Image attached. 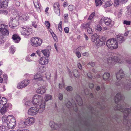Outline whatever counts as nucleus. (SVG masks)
<instances>
[{"label": "nucleus", "instance_id": "20e7f679", "mask_svg": "<svg viewBox=\"0 0 131 131\" xmlns=\"http://www.w3.org/2000/svg\"><path fill=\"white\" fill-rule=\"evenodd\" d=\"M106 45L107 47L111 49H116L118 47L117 40L114 38H111L108 40Z\"/></svg>", "mask_w": 131, "mask_h": 131}, {"label": "nucleus", "instance_id": "79ce46f5", "mask_svg": "<svg viewBox=\"0 0 131 131\" xmlns=\"http://www.w3.org/2000/svg\"><path fill=\"white\" fill-rule=\"evenodd\" d=\"M114 6L117 7L118 6L120 3L119 0H114Z\"/></svg>", "mask_w": 131, "mask_h": 131}, {"label": "nucleus", "instance_id": "39448f33", "mask_svg": "<svg viewBox=\"0 0 131 131\" xmlns=\"http://www.w3.org/2000/svg\"><path fill=\"white\" fill-rule=\"evenodd\" d=\"M35 122V119L34 118L32 117H29L24 121H22L20 123H19V124L20 125L19 127H24V124L25 125L31 126L33 125Z\"/></svg>", "mask_w": 131, "mask_h": 131}, {"label": "nucleus", "instance_id": "49530a36", "mask_svg": "<svg viewBox=\"0 0 131 131\" xmlns=\"http://www.w3.org/2000/svg\"><path fill=\"white\" fill-rule=\"evenodd\" d=\"M9 26L11 28H14L17 26L15 25V24L11 23L10 22L9 23Z\"/></svg>", "mask_w": 131, "mask_h": 131}, {"label": "nucleus", "instance_id": "a211bd4d", "mask_svg": "<svg viewBox=\"0 0 131 131\" xmlns=\"http://www.w3.org/2000/svg\"><path fill=\"white\" fill-rule=\"evenodd\" d=\"M105 44V41L102 38L97 40L96 42V45L98 47L103 46Z\"/></svg>", "mask_w": 131, "mask_h": 131}, {"label": "nucleus", "instance_id": "7ed1b4c3", "mask_svg": "<svg viewBox=\"0 0 131 131\" xmlns=\"http://www.w3.org/2000/svg\"><path fill=\"white\" fill-rule=\"evenodd\" d=\"M43 99V97L37 94L35 95L34 96L31 102L29 100H25L24 102L26 107L32 105V104L35 105L38 103V101L42 100Z\"/></svg>", "mask_w": 131, "mask_h": 131}, {"label": "nucleus", "instance_id": "774afa93", "mask_svg": "<svg viewBox=\"0 0 131 131\" xmlns=\"http://www.w3.org/2000/svg\"><path fill=\"white\" fill-rule=\"evenodd\" d=\"M87 76H88V77L89 78H91L92 76V74L90 72H89V73H88L87 74Z\"/></svg>", "mask_w": 131, "mask_h": 131}, {"label": "nucleus", "instance_id": "2f4dec72", "mask_svg": "<svg viewBox=\"0 0 131 131\" xmlns=\"http://www.w3.org/2000/svg\"><path fill=\"white\" fill-rule=\"evenodd\" d=\"M22 82L25 87L28 86L30 83V80L28 79H24L22 81Z\"/></svg>", "mask_w": 131, "mask_h": 131}, {"label": "nucleus", "instance_id": "de8ad7c7", "mask_svg": "<svg viewBox=\"0 0 131 131\" xmlns=\"http://www.w3.org/2000/svg\"><path fill=\"white\" fill-rule=\"evenodd\" d=\"M74 6L72 5H69L68 6V9L69 11H72L74 9Z\"/></svg>", "mask_w": 131, "mask_h": 131}, {"label": "nucleus", "instance_id": "338daca9", "mask_svg": "<svg viewBox=\"0 0 131 131\" xmlns=\"http://www.w3.org/2000/svg\"><path fill=\"white\" fill-rule=\"evenodd\" d=\"M17 131H29V130L27 129H21L17 130Z\"/></svg>", "mask_w": 131, "mask_h": 131}, {"label": "nucleus", "instance_id": "a18cd8bd", "mask_svg": "<svg viewBox=\"0 0 131 131\" xmlns=\"http://www.w3.org/2000/svg\"><path fill=\"white\" fill-rule=\"evenodd\" d=\"M87 31L88 33L89 34H92L93 32V30L92 29V28L90 27H89V28L88 29H87Z\"/></svg>", "mask_w": 131, "mask_h": 131}, {"label": "nucleus", "instance_id": "4c0bfd02", "mask_svg": "<svg viewBox=\"0 0 131 131\" xmlns=\"http://www.w3.org/2000/svg\"><path fill=\"white\" fill-rule=\"evenodd\" d=\"M10 52L12 54H14L15 51V47L13 46H10L9 49Z\"/></svg>", "mask_w": 131, "mask_h": 131}, {"label": "nucleus", "instance_id": "5fc2aeb1", "mask_svg": "<svg viewBox=\"0 0 131 131\" xmlns=\"http://www.w3.org/2000/svg\"><path fill=\"white\" fill-rule=\"evenodd\" d=\"M45 24L46 26L48 28H49L50 26V24L49 22L48 21H46L45 22Z\"/></svg>", "mask_w": 131, "mask_h": 131}, {"label": "nucleus", "instance_id": "09e8293b", "mask_svg": "<svg viewBox=\"0 0 131 131\" xmlns=\"http://www.w3.org/2000/svg\"><path fill=\"white\" fill-rule=\"evenodd\" d=\"M8 13V11L6 10H3L2 11H0V13L4 14L5 15H6Z\"/></svg>", "mask_w": 131, "mask_h": 131}, {"label": "nucleus", "instance_id": "dca6fc26", "mask_svg": "<svg viewBox=\"0 0 131 131\" xmlns=\"http://www.w3.org/2000/svg\"><path fill=\"white\" fill-rule=\"evenodd\" d=\"M59 6V5L58 3H55L54 4L53 7L54 12L58 16H59L60 15Z\"/></svg>", "mask_w": 131, "mask_h": 131}, {"label": "nucleus", "instance_id": "58836bf2", "mask_svg": "<svg viewBox=\"0 0 131 131\" xmlns=\"http://www.w3.org/2000/svg\"><path fill=\"white\" fill-rule=\"evenodd\" d=\"M0 90L1 91L3 92L6 90V88L5 86L3 84H0Z\"/></svg>", "mask_w": 131, "mask_h": 131}, {"label": "nucleus", "instance_id": "f3484780", "mask_svg": "<svg viewBox=\"0 0 131 131\" xmlns=\"http://www.w3.org/2000/svg\"><path fill=\"white\" fill-rule=\"evenodd\" d=\"M33 79L31 80H34L35 81L38 82L39 81H43V77L41 74H35L34 76Z\"/></svg>", "mask_w": 131, "mask_h": 131}, {"label": "nucleus", "instance_id": "69168bd1", "mask_svg": "<svg viewBox=\"0 0 131 131\" xmlns=\"http://www.w3.org/2000/svg\"><path fill=\"white\" fill-rule=\"evenodd\" d=\"M84 92L85 93V94L86 95H88L89 93V91H88V90H86L85 89H84Z\"/></svg>", "mask_w": 131, "mask_h": 131}, {"label": "nucleus", "instance_id": "aec40b11", "mask_svg": "<svg viewBox=\"0 0 131 131\" xmlns=\"http://www.w3.org/2000/svg\"><path fill=\"white\" fill-rule=\"evenodd\" d=\"M49 61V60L44 57L41 58L40 60V63L42 65L47 64Z\"/></svg>", "mask_w": 131, "mask_h": 131}, {"label": "nucleus", "instance_id": "bf43d9fd", "mask_svg": "<svg viewBox=\"0 0 131 131\" xmlns=\"http://www.w3.org/2000/svg\"><path fill=\"white\" fill-rule=\"evenodd\" d=\"M128 0H119L121 4H124L126 3Z\"/></svg>", "mask_w": 131, "mask_h": 131}, {"label": "nucleus", "instance_id": "cd10ccee", "mask_svg": "<svg viewBox=\"0 0 131 131\" xmlns=\"http://www.w3.org/2000/svg\"><path fill=\"white\" fill-rule=\"evenodd\" d=\"M117 38L118 42L120 43H122L124 41V37L121 35H118L117 36Z\"/></svg>", "mask_w": 131, "mask_h": 131}, {"label": "nucleus", "instance_id": "c9c22d12", "mask_svg": "<svg viewBox=\"0 0 131 131\" xmlns=\"http://www.w3.org/2000/svg\"><path fill=\"white\" fill-rule=\"evenodd\" d=\"M7 110L6 108L3 106L2 107L0 110V112L2 114H4L7 111Z\"/></svg>", "mask_w": 131, "mask_h": 131}, {"label": "nucleus", "instance_id": "9d476101", "mask_svg": "<svg viewBox=\"0 0 131 131\" xmlns=\"http://www.w3.org/2000/svg\"><path fill=\"white\" fill-rule=\"evenodd\" d=\"M32 30L31 28H28L26 27H21L20 28V31L21 34L25 36H27L31 34Z\"/></svg>", "mask_w": 131, "mask_h": 131}, {"label": "nucleus", "instance_id": "423d86ee", "mask_svg": "<svg viewBox=\"0 0 131 131\" xmlns=\"http://www.w3.org/2000/svg\"><path fill=\"white\" fill-rule=\"evenodd\" d=\"M105 3L104 5V7L106 8L111 5L112 3L110 1V0H102ZM96 6H100L102 4V2L101 0H95Z\"/></svg>", "mask_w": 131, "mask_h": 131}, {"label": "nucleus", "instance_id": "4468645a", "mask_svg": "<svg viewBox=\"0 0 131 131\" xmlns=\"http://www.w3.org/2000/svg\"><path fill=\"white\" fill-rule=\"evenodd\" d=\"M116 75L117 79L120 80L124 77L125 74L122 69H121L119 71L116 73Z\"/></svg>", "mask_w": 131, "mask_h": 131}, {"label": "nucleus", "instance_id": "393cba45", "mask_svg": "<svg viewBox=\"0 0 131 131\" xmlns=\"http://www.w3.org/2000/svg\"><path fill=\"white\" fill-rule=\"evenodd\" d=\"M76 102L78 105L80 106H82L83 104V102L80 97L78 95H77L75 98Z\"/></svg>", "mask_w": 131, "mask_h": 131}, {"label": "nucleus", "instance_id": "6e6d98bb", "mask_svg": "<svg viewBox=\"0 0 131 131\" xmlns=\"http://www.w3.org/2000/svg\"><path fill=\"white\" fill-rule=\"evenodd\" d=\"M25 60L26 61L28 62H31L32 61V60L30 59L29 57L28 56H27L26 57Z\"/></svg>", "mask_w": 131, "mask_h": 131}, {"label": "nucleus", "instance_id": "ddd939ff", "mask_svg": "<svg viewBox=\"0 0 131 131\" xmlns=\"http://www.w3.org/2000/svg\"><path fill=\"white\" fill-rule=\"evenodd\" d=\"M66 105L67 107L68 108H70L71 109H73L75 112L77 110V108L75 102H74L73 104H72L70 101H68L67 103L66 104Z\"/></svg>", "mask_w": 131, "mask_h": 131}, {"label": "nucleus", "instance_id": "a878e982", "mask_svg": "<svg viewBox=\"0 0 131 131\" xmlns=\"http://www.w3.org/2000/svg\"><path fill=\"white\" fill-rule=\"evenodd\" d=\"M114 58L115 62L119 63H123L124 61V60L123 58H119L116 56H114Z\"/></svg>", "mask_w": 131, "mask_h": 131}, {"label": "nucleus", "instance_id": "9b49d317", "mask_svg": "<svg viewBox=\"0 0 131 131\" xmlns=\"http://www.w3.org/2000/svg\"><path fill=\"white\" fill-rule=\"evenodd\" d=\"M42 43V40L40 38L35 37L31 39V44L34 46H38L41 45Z\"/></svg>", "mask_w": 131, "mask_h": 131}, {"label": "nucleus", "instance_id": "680f3d73", "mask_svg": "<svg viewBox=\"0 0 131 131\" xmlns=\"http://www.w3.org/2000/svg\"><path fill=\"white\" fill-rule=\"evenodd\" d=\"M64 30L66 33H67L69 32V28L68 27H66L64 28Z\"/></svg>", "mask_w": 131, "mask_h": 131}, {"label": "nucleus", "instance_id": "603ef678", "mask_svg": "<svg viewBox=\"0 0 131 131\" xmlns=\"http://www.w3.org/2000/svg\"><path fill=\"white\" fill-rule=\"evenodd\" d=\"M131 22L130 21L124 20L123 22V23L127 25H130V24Z\"/></svg>", "mask_w": 131, "mask_h": 131}, {"label": "nucleus", "instance_id": "ea45409f", "mask_svg": "<svg viewBox=\"0 0 131 131\" xmlns=\"http://www.w3.org/2000/svg\"><path fill=\"white\" fill-rule=\"evenodd\" d=\"M73 73L74 76L76 77H78L79 76L78 72L77 70L74 69L73 70Z\"/></svg>", "mask_w": 131, "mask_h": 131}, {"label": "nucleus", "instance_id": "c756f323", "mask_svg": "<svg viewBox=\"0 0 131 131\" xmlns=\"http://www.w3.org/2000/svg\"><path fill=\"white\" fill-rule=\"evenodd\" d=\"M99 38V36L96 34L92 35L91 36L92 41L93 42H94L96 40H98Z\"/></svg>", "mask_w": 131, "mask_h": 131}, {"label": "nucleus", "instance_id": "a19ab883", "mask_svg": "<svg viewBox=\"0 0 131 131\" xmlns=\"http://www.w3.org/2000/svg\"><path fill=\"white\" fill-rule=\"evenodd\" d=\"M127 10L126 11V13L128 15H129L131 13V6H128L127 7Z\"/></svg>", "mask_w": 131, "mask_h": 131}, {"label": "nucleus", "instance_id": "052dcab7", "mask_svg": "<svg viewBox=\"0 0 131 131\" xmlns=\"http://www.w3.org/2000/svg\"><path fill=\"white\" fill-rule=\"evenodd\" d=\"M88 64L91 66L92 67H94L95 66V63L92 62H91L89 63Z\"/></svg>", "mask_w": 131, "mask_h": 131}, {"label": "nucleus", "instance_id": "f704fd0d", "mask_svg": "<svg viewBox=\"0 0 131 131\" xmlns=\"http://www.w3.org/2000/svg\"><path fill=\"white\" fill-rule=\"evenodd\" d=\"M52 96L49 94H47L45 95V96L44 97L45 101H47L49 100H51L52 99Z\"/></svg>", "mask_w": 131, "mask_h": 131}, {"label": "nucleus", "instance_id": "b1692460", "mask_svg": "<svg viewBox=\"0 0 131 131\" xmlns=\"http://www.w3.org/2000/svg\"><path fill=\"white\" fill-rule=\"evenodd\" d=\"M33 3L35 7L36 8L37 11L40 12V7L39 4L38 0H33Z\"/></svg>", "mask_w": 131, "mask_h": 131}, {"label": "nucleus", "instance_id": "6e6552de", "mask_svg": "<svg viewBox=\"0 0 131 131\" xmlns=\"http://www.w3.org/2000/svg\"><path fill=\"white\" fill-rule=\"evenodd\" d=\"M8 26L4 24H2L1 26V28H0V35L3 36H8L9 34V32L7 29Z\"/></svg>", "mask_w": 131, "mask_h": 131}, {"label": "nucleus", "instance_id": "13d9d810", "mask_svg": "<svg viewBox=\"0 0 131 131\" xmlns=\"http://www.w3.org/2000/svg\"><path fill=\"white\" fill-rule=\"evenodd\" d=\"M63 95L62 94L60 93L59 94V99L60 100H61L62 99H63Z\"/></svg>", "mask_w": 131, "mask_h": 131}, {"label": "nucleus", "instance_id": "c85d7f7f", "mask_svg": "<svg viewBox=\"0 0 131 131\" xmlns=\"http://www.w3.org/2000/svg\"><path fill=\"white\" fill-rule=\"evenodd\" d=\"M91 23L88 22L86 24H84L82 25L81 26V28L82 29H88L89 27L90 26Z\"/></svg>", "mask_w": 131, "mask_h": 131}, {"label": "nucleus", "instance_id": "bb28decb", "mask_svg": "<svg viewBox=\"0 0 131 131\" xmlns=\"http://www.w3.org/2000/svg\"><path fill=\"white\" fill-rule=\"evenodd\" d=\"M15 17V18L13 19L12 18L11 19V23L15 24L17 26L18 24V21L19 19V17L17 16V15Z\"/></svg>", "mask_w": 131, "mask_h": 131}, {"label": "nucleus", "instance_id": "f03ea898", "mask_svg": "<svg viewBox=\"0 0 131 131\" xmlns=\"http://www.w3.org/2000/svg\"><path fill=\"white\" fill-rule=\"evenodd\" d=\"M2 119L3 121L7 123V127L9 129H13L15 127L16 120L13 115H9L6 117H3Z\"/></svg>", "mask_w": 131, "mask_h": 131}, {"label": "nucleus", "instance_id": "4be33fe9", "mask_svg": "<svg viewBox=\"0 0 131 131\" xmlns=\"http://www.w3.org/2000/svg\"><path fill=\"white\" fill-rule=\"evenodd\" d=\"M49 125L53 130L56 129L59 127L58 125L53 121H51L50 122Z\"/></svg>", "mask_w": 131, "mask_h": 131}, {"label": "nucleus", "instance_id": "473e14b6", "mask_svg": "<svg viewBox=\"0 0 131 131\" xmlns=\"http://www.w3.org/2000/svg\"><path fill=\"white\" fill-rule=\"evenodd\" d=\"M7 100L5 97H2L1 100L0 101V104L3 105V106L5 105L7 103Z\"/></svg>", "mask_w": 131, "mask_h": 131}, {"label": "nucleus", "instance_id": "4d7b16f0", "mask_svg": "<svg viewBox=\"0 0 131 131\" xmlns=\"http://www.w3.org/2000/svg\"><path fill=\"white\" fill-rule=\"evenodd\" d=\"M76 54L77 57L78 58H79L81 56L80 53L79 51H76Z\"/></svg>", "mask_w": 131, "mask_h": 131}, {"label": "nucleus", "instance_id": "c03bdc74", "mask_svg": "<svg viewBox=\"0 0 131 131\" xmlns=\"http://www.w3.org/2000/svg\"><path fill=\"white\" fill-rule=\"evenodd\" d=\"M95 12H92L90 15L89 17L88 18V19L89 20H91L95 16Z\"/></svg>", "mask_w": 131, "mask_h": 131}, {"label": "nucleus", "instance_id": "8fccbe9b", "mask_svg": "<svg viewBox=\"0 0 131 131\" xmlns=\"http://www.w3.org/2000/svg\"><path fill=\"white\" fill-rule=\"evenodd\" d=\"M64 83L63 82H62V83H59V88L60 89H62L64 87Z\"/></svg>", "mask_w": 131, "mask_h": 131}, {"label": "nucleus", "instance_id": "864d4df0", "mask_svg": "<svg viewBox=\"0 0 131 131\" xmlns=\"http://www.w3.org/2000/svg\"><path fill=\"white\" fill-rule=\"evenodd\" d=\"M66 89L68 91H71L72 90L73 88L71 86H68L66 88Z\"/></svg>", "mask_w": 131, "mask_h": 131}, {"label": "nucleus", "instance_id": "1a4fd4ad", "mask_svg": "<svg viewBox=\"0 0 131 131\" xmlns=\"http://www.w3.org/2000/svg\"><path fill=\"white\" fill-rule=\"evenodd\" d=\"M100 23L101 24L104 23L108 26H111L112 25V20L110 18L107 17H103L101 18Z\"/></svg>", "mask_w": 131, "mask_h": 131}, {"label": "nucleus", "instance_id": "3c124183", "mask_svg": "<svg viewBox=\"0 0 131 131\" xmlns=\"http://www.w3.org/2000/svg\"><path fill=\"white\" fill-rule=\"evenodd\" d=\"M24 75L26 76V77H27L28 78H29L30 79L33 78V77L32 75L30 74L27 73L25 74Z\"/></svg>", "mask_w": 131, "mask_h": 131}, {"label": "nucleus", "instance_id": "6ab92c4d", "mask_svg": "<svg viewBox=\"0 0 131 131\" xmlns=\"http://www.w3.org/2000/svg\"><path fill=\"white\" fill-rule=\"evenodd\" d=\"M12 38L13 41L15 43H18L20 41L21 38L17 34H14L12 35Z\"/></svg>", "mask_w": 131, "mask_h": 131}, {"label": "nucleus", "instance_id": "e433bc0d", "mask_svg": "<svg viewBox=\"0 0 131 131\" xmlns=\"http://www.w3.org/2000/svg\"><path fill=\"white\" fill-rule=\"evenodd\" d=\"M17 86L18 88L20 89H21L25 87L22 81L18 83Z\"/></svg>", "mask_w": 131, "mask_h": 131}, {"label": "nucleus", "instance_id": "7c9ffc66", "mask_svg": "<svg viewBox=\"0 0 131 131\" xmlns=\"http://www.w3.org/2000/svg\"><path fill=\"white\" fill-rule=\"evenodd\" d=\"M41 52L45 56H46L47 57H49L50 52L48 50L44 49L42 50Z\"/></svg>", "mask_w": 131, "mask_h": 131}, {"label": "nucleus", "instance_id": "412c9836", "mask_svg": "<svg viewBox=\"0 0 131 131\" xmlns=\"http://www.w3.org/2000/svg\"><path fill=\"white\" fill-rule=\"evenodd\" d=\"M36 91L37 93H40L41 94H43L46 91L45 87L42 86H41L36 90Z\"/></svg>", "mask_w": 131, "mask_h": 131}, {"label": "nucleus", "instance_id": "2eb2a0df", "mask_svg": "<svg viewBox=\"0 0 131 131\" xmlns=\"http://www.w3.org/2000/svg\"><path fill=\"white\" fill-rule=\"evenodd\" d=\"M9 0H1L0 1V9L4 8L7 7Z\"/></svg>", "mask_w": 131, "mask_h": 131}, {"label": "nucleus", "instance_id": "72a5a7b5", "mask_svg": "<svg viewBox=\"0 0 131 131\" xmlns=\"http://www.w3.org/2000/svg\"><path fill=\"white\" fill-rule=\"evenodd\" d=\"M110 74L108 73H104L103 76V79L105 80H108L110 77Z\"/></svg>", "mask_w": 131, "mask_h": 131}, {"label": "nucleus", "instance_id": "f8f14e48", "mask_svg": "<svg viewBox=\"0 0 131 131\" xmlns=\"http://www.w3.org/2000/svg\"><path fill=\"white\" fill-rule=\"evenodd\" d=\"M106 57L104 58L103 59L104 61L107 64V66H110L111 67L114 65L115 61L114 60V57L112 58L111 57H110L107 59V60H106Z\"/></svg>", "mask_w": 131, "mask_h": 131}, {"label": "nucleus", "instance_id": "0eeeda50", "mask_svg": "<svg viewBox=\"0 0 131 131\" xmlns=\"http://www.w3.org/2000/svg\"><path fill=\"white\" fill-rule=\"evenodd\" d=\"M129 82H131V80L126 81L125 83H123L122 82H119L116 83V84L117 86H119L121 87L126 89L129 90L131 87L130 83Z\"/></svg>", "mask_w": 131, "mask_h": 131}, {"label": "nucleus", "instance_id": "0e129e2a", "mask_svg": "<svg viewBox=\"0 0 131 131\" xmlns=\"http://www.w3.org/2000/svg\"><path fill=\"white\" fill-rule=\"evenodd\" d=\"M77 66L78 67V68L80 69H81L82 68V67L81 64L79 63H78L77 64Z\"/></svg>", "mask_w": 131, "mask_h": 131}, {"label": "nucleus", "instance_id": "37998d69", "mask_svg": "<svg viewBox=\"0 0 131 131\" xmlns=\"http://www.w3.org/2000/svg\"><path fill=\"white\" fill-rule=\"evenodd\" d=\"M62 21H60L58 25V28L59 29V31L60 32H61L62 31Z\"/></svg>", "mask_w": 131, "mask_h": 131}, {"label": "nucleus", "instance_id": "e2e57ef3", "mask_svg": "<svg viewBox=\"0 0 131 131\" xmlns=\"http://www.w3.org/2000/svg\"><path fill=\"white\" fill-rule=\"evenodd\" d=\"M96 29L98 31H100L102 29L100 25L98 26L96 28Z\"/></svg>", "mask_w": 131, "mask_h": 131}, {"label": "nucleus", "instance_id": "f257e3e1", "mask_svg": "<svg viewBox=\"0 0 131 131\" xmlns=\"http://www.w3.org/2000/svg\"><path fill=\"white\" fill-rule=\"evenodd\" d=\"M37 107H31L28 111V113L31 116H34L37 114L38 112L42 113L44 111L45 106V102L43 99L38 101L36 104Z\"/></svg>", "mask_w": 131, "mask_h": 131}, {"label": "nucleus", "instance_id": "5701e85b", "mask_svg": "<svg viewBox=\"0 0 131 131\" xmlns=\"http://www.w3.org/2000/svg\"><path fill=\"white\" fill-rule=\"evenodd\" d=\"M19 18L23 21H26L29 19V17L27 14H23L20 16V17H19Z\"/></svg>", "mask_w": 131, "mask_h": 131}]
</instances>
